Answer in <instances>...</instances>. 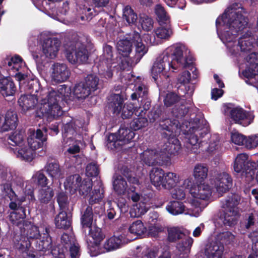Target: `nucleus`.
<instances>
[{"label": "nucleus", "mask_w": 258, "mask_h": 258, "mask_svg": "<svg viewBox=\"0 0 258 258\" xmlns=\"http://www.w3.org/2000/svg\"><path fill=\"white\" fill-rule=\"evenodd\" d=\"M246 12L239 3L229 6L216 20L218 35L226 47L229 54L237 53L238 36L242 34L248 25Z\"/></svg>", "instance_id": "obj_1"}, {"label": "nucleus", "mask_w": 258, "mask_h": 258, "mask_svg": "<svg viewBox=\"0 0 258 258\" xmlns=\"http://www.w3.org/2000/svg\"><path fill=\"white\" fill-rule=\"evenodd\" d=\"M190 51L185 45L177 44L167 48L154 62L151 73L154 81L159 84L168 77L167 72H174L179 67H189L192 63Z\"/></svg>", "instance_id": "obj_2"}, {"label": "nucleus", "mask_w": 258, "mask_h": 258, "mask_svg": "<svg viewBox=\"0 0 258 258\" xmlns=\"http://www.w3.org/2000/svg\"><path fill=\"white\" fill-rule=\"evenodd\" d=\"M188 109L184 106H179V104H176L174 106L172 113L173 116H175L178 119H181L186 113ZM163 130H165L172 133H174L176 135L179 133L180 131L187 132L186 135V144L185 147L188 151L194 153H198L200 148V142L199 141L198 136L203 137L207 134V128L206 127H201L198 126L197 120L195 122H189L188 125L186 122L182 123L180 124V121L174 120L171 121L170 119H166L164 124H160Z\"/></svg>", "instance_id": "obj_3"}, {"label": "nucleus", "mask_w": 258, "mask_h": 258, "mask_svg": "<svg viewBox=\"0 0 258 258\" xmlns=\"http://www.w3.org/2000/svg\"><path fill=\"white\" fill-rule=\"evenodd\" d=\"M72 93L70 87L66 85H60L57 91L51 88H43L38 94L40 97L41 108L44 113L50 115L52 119L62 114L61 104L62 101Z\"/></svg>", "instance_id": "obj_4"}, {"label": "nucleus", "mask_w": 258, "mask_h": 258, "mask_svg": "<svg viewBox=\"0 0 258 258\" xmlns=\"http://www.w3.org/2000/svg\"><path fill=\"white\" fill-rule=\"evenodd\" d=\"M30 89L32 90L31 93L33 94H28L22 95L18 100L19 106L24 112L32 109L36 107V114L39 117H45L48 119H52L50 115L47 113L43 112V110L40 109L41 101L40 97L38 95L39 92H41L43 88L40 85L38 80H33L30 84Z\"/></svg>", "instance_id": "obj_5"}, {"label": "nucleus", "mask_w": 258, "mask_h": 258, "mask_svg": "<svg viewBox=\"0 0 258 258\" xmlns=\"http://www.w3.org/2000/svg\"><path fill=\"white\" fill-rule=\"evenodd\" d=\"M240 201L241 198L238 195L231 194L221 202L223 212L220 218L224 225L232 226L236 223L239 215L238 205Z\"/></svg>", "instance_id": "obj_6"}, {"label": "nucleus", "mask_w": 258, "mask_h": 258, "mask_svg": "<svg viewBox=\"0 0 258 258\" xmlns=\"http://www.w3.org/2000/svg\"><path fill=\"white\" fill-rule=\"evenodd\" d=\"M183 185L187 187L189 192L194 198L191 200H196L203 205L204 208L206 206L205 202L210 200L212 193L214 192L213 187L208 183L202 182H194L191 178H188L183 181Z\"/></svg>", "instance_id": "obj_7"}, {"label": "nucleus", "mask_w": 258, "mask_h": 258, "mask_svg": "<svg viewBox=\"0 0 258 258\" xmlns=\"http://www.w3.org/2000/svg\"><path fill=\"white\" fill-rule=\"evenodd\" d=\"M189 203L192 206L191 208H186L181 202L172 201L168 204L166 209L170 214L173 215L183 213L191 216L198 217L204 209V206L201 205L198 201L196 202V200H190Z\"/></svg>", "instance_id": "obj_8"}, {"label": "nucleus", "mask_w": 258, "mask_h": 258, "mask_svg": "<svg viewBox=\"0 0 258 258\" xmlns=\"http://www.w3.org/2000/svg\"><path fill=\"white\" fill-rule=\"evenodd\" d=\"M92 182L89 178H87L81 181L78 190L80 195L84 197L89 196L90 204L98 203L101 201L103 196V189L101 182H98L97 186H95L93 190L91 191Z\"/></svg>", "instance_id": "obj_9"}, {"label": "nucleus", "mask_w": 258, "mask_h": 258, "mask_svg": "<svg viewBox=\"0 0 258 258\" xmlns=\"http://www.w3.org/2000/svg\"><path fill=\"white\" fill-rule=\"evenodd\" d=\"M142 160L148 166H165L171 164V159L160 149H147L141 154Z\"/></svg>", "instance_id": "obj_10"}, {"label": "nucleus", "mask_w": 258, "mask_h": 258, "mask_svg": "<svg viewBox=\"0 0 258 258\" xmlns=\"http://www.w3.org/2000/svg\"><path fill=\"white\" fill-rule=\"evenodd\" d=\"M68 61L75 64L85 63L88 59V52L85 45L80 42H73L66 49Z\"/></svg>", "instance_id": "obj_11"}, {"label": "nucleus", "mask_w": 258, "mask_h": 258, "mask_svg": "<svg viewBox=\"0 0 258 258\" xmlns=\"http://www.w3.org/2000/svg\"><path fill=\"white\" fill-rule=\"evenodd\" d=\"M75 121L71 119L69 122L67 121L63 127V137L64 144L68 146L67 150L68 155H72L78 153L80 151L79 145L81 141L79 140H74L72 138L76 132V128L75 127Z\"/></svg>", "instance_id": "obj_12"}, {"label": "nucleus", "mask_w": 258, "mask_h": 258, "mask_svg": "<svg viewBox=\"0 0 258 258\" xmlns=\"http://www.w3.org/2000/svg\"><path fill=\"white\" fill-rule=\"evenodd\" d=\"M129 37L119 40L116 45L118 55L116 60L121 63L120 67L123 69H128L134 62V59L131 56L132 52V42L129 40Z\"/></svg>", "instance_id": "obj_13"}, {"label": "nucleus", "mask_w": 258, "mask_h": 258, "mask_svg": "<svg viewBox=\"0 0 258 258\" xmlns=\"http://www.w3.org/2000/svg\"><path fill=\"white\" fill-rule=\"evenodd\" d=\"M224 112L226 115H229L235 123L243 126H247L250 124L254 117L252 112L239 107L231 108L225 106Z\"/></svg>", "instance_id": "obj_14"}, {"label": "nucleus", "mask_w": 258, "mask_h": 258, "mask_svg": "<svg viewBox=\"0 0 258 258\" xmlns=\"http://www.w3.org/2000/svg\"><path fill=\"white\" fill-rule=\"evenodd\" d=\"M135 136V133L130 129L121 127L117 134H111L108 137L107 146L111 150L117 149L123 144L128 143Z\"/></svg>", "instance_id": "obj_15"}, {"label": "nucleus", "mask_w": 258, "mask_h": 258, "mask_svg": "<svg viewBox=\"0 0 258 258\" xmlns=\"http://www.w3.org/2000/svg\"><path fill=\"white\" fill-rule=\"evenodd\" d=\"M111 101L110 107L114 113L119 114L122 111L121 116L123 118H127L131 116L134 112V106L132 103H126L123 105V97L119 94H113L111 96Z\"/></svg>", "instance_id": "obj_16"}, {"label": "nucleus", "mask_w": 258, "mask_h": 258, "mask_svg": "<svg viewBox=\"0 0 258 258\" xmlns=\"http://www.w3.org/2000/svg\"><path fill=\"white\" fill-rule=\"evenodd\" d=\"M254 40L251 31L246 27L237 40V45L239 52L235 54H229V55L232 57H244L245 53L249 52L253 48Z\"/></svg>", "instance_id": "obj_17"}, {"label": "nucleus", "mask_w": 258, "mask_h": 258, "mask_svg": "<svg viewBox=\"0 0 258 258\" xmlns=\"http://www.w3.org/2000/svg\"><path fill=\"white\" fill-rule=\"evenodd\" d=\"M248 155L245 153L238 154L234 162L233 169L238 175L245 178V181L247 182V186L250 187L252 186V183H251V179H250L248 172V171H250L251 168L249 167L248 168V164L252 161H248Z\"/></svg>", "instance_id": "obj_18"}, {"label": "nucleus", "mask_w": 258, "mask_h": 258, "mask_svg": "<svg viewBox=\"0 0 258 258\" xmlns=\"http://www.w3.org/2000/svg\"><path fill=\"white\" fill-rule=\"evenodd\" d=\"M210 184L214 191L222 196L231 187L232 180L228 173L222 172L218 174L214 179H211Z\"/></svg>", "instance_id": "obj_19"}, {"label": "nucleus", "mask_w": 258, "mask_h": 258, "mask_svg": "<svg viewBox=\"0 0 258 258\" xmlns=\"http://www.w3.org/2000/svg\"><path fill=\"white\" fill-rule=\"evenodd\" d=\"M143 249L142 258H171L170 251L160 245L141 247L138 246L137 249Z\"/></svg>", "instance_id": "obj_20"}, {"label": "nucleus", "mask_w": 258, "mask_h": 258, "mask_svg": "<svg viewBox=\"0 0 258 258\" xmlns=\"http://www.w3.org/2000/svg\"><path fill=\"white\" fill-rule=\"evenodd\" d=\"M89 229V235L93 240L92 244H89L90 254L92 256H95L102 252L99 249V246L105 236L102 233L101 230L96 225L92 226Z\"/></svg>", "instance_id": "obj_21"}, {"label": "nucleus", "mask_w": 258, "mask_h": 258, "mask_svg": "<svg viewBox=\"0 0 258 258\" xmlns=\"http://www.w3.org/2000/svg\"><path fill=\"white\" fill-rule=\"evenodd\" d=\"M30 182H34L42 186L46 187L48 183V179L45 175L41 171H38L35 173L32 177L30 181L26 182V187L25 189V194L28 197L29 201H34L35 200L33 189L34 185L29 184Z\"/></svg>", "instance_id": "obj_22"}, {"label": "nucleus", "mask_w": 258, "mask_h": 258, "mask_svg": "<svg viewBox=\"0 0 258 258\" xmlns=\"http://www.w3.org/2000/svg\"><path fill=\"white\" fill-rule=\"evenodd\" d=\"M0 182L4 185V189L5 191H8V188H12L13 184L17 183L20 187L24 183L20 177H18L15 174H13L7 169H0Z\"/></svg>", "instance_id": "obj_23"}, {"label": "nucleus", "mask_w": 258, "mask_h": 258, "mask_svg": "<svg viewBox=\"0 0 258 258\" xmlns=\"http://www.w3.org/2000/svg\"><path fill=\"white\" fill-rule=\"evenodd\" d=\"M70 71L64 63H55L51 67L52 79L58 83L66 81L70 76Z\"/></svg>", "instance_id": "obj_24"}, {"label": "nucleus", "mask_w": 258, "mask_h": 258, "mask_svg": "<svg viewBox=\"0 0 258 258\" xmlns=\"http://www.w3.org/2000/svg\"><path fill=\"white\" fill-rule=\"evenodd\" d=\"M60 42L56 38H47L42 44V52L45 57L54 58L58 51Z\"/></svg>", "instance_id": "obj_25"}, {"label": "nucleus", "mask_w": 258, "mask_h": 258, "mask_svg": "<svg viewBox=\"0 0 258 258\" xmlns=\"http://www.w3.org/2000/svg\"><path fill=\"white\" fill-rule=\"evenodd\" d=\"M17 114L14 111H8L4 119L0 115V132L15 128L17 125Z\"/></svg>", "instance_id": "obj_26"}, {"label": "nucleus", "mask_w": 258, "mask_h": 258, "mask_svg": "<svg viewBox=\"0 0 258 258\" xmlns=\"http://www.w3.org/2000/svg\"><path fill=\"white\" fill-rule=\"evenodd\" d=\"M13 152L17 158L27 162L32 161L35 156V151L27 143L13 149Z\"/></svg>", "instance_id": "obj_27"}, {"label": "nucleus", "mask_w": 258, "mask_h": 258, "mask_svg": "<svg viewBox=\"0 0 258 258\" xmlns=\"http://www.w3.org/2000/svg\"><path fill=\"white\" fill-rule=\"evenodd\" d=\"M224 250L223 244L213 240L206 245L205 254L207 258H224Z\"/></svg>", "instance_id": "obj_28"}, {"label": "nucleus", "mask_w": 258, "mask_h": 258, "mask_svg": "<svg viewBox=\"0 0 258 258\" xmlns=\"http://www.w3.org/2000/svg\"><path fill=\"white\" fill-rule=\"evenodd\" d=\"M46 140L43 131L37 129L36 132L30 133L27 144L34 151L42 147L43 143Z\"/></svg>", "instance_id": "obj_29"}, {"label": "nucleus", "mask_w": 258, "mask_h": 258, "mask_svg": "<svg viewBox=\"0 0 258 258\" xmlns=\"http://www.w3.org/2000/svg\"><path fill=\"white\" fill-rule=\"evenodd\" d=\"M130 39L134 43L136 49L135 59L139 61L141 58L147 52L148 48L142 42V38L139 33L134 32L130 35Z\"/></svg>", "instance_id": "obj_30"}, {"label": "nucleus", "mask_w": 258, "mask_h": 258, "mask_svg": "<svg viewBox=\"0 0 258 258\" xmlns=\"http://www.w3.org/2000/svg\"><path fill=\"white\" fill-rule=\"evenodd\" d=\"M129 241L130 240L126 238L123 235H120L118 236H113L106 240L103 248L106 251L115 250Z\"/></svg>", "instance_id": "obj_31"}, {"label": "nucleus", "mask_w": 258, "mask_h": 258, "mask_svg": "<svg viewBox=\"0 0 258 258\" xmlns=\"http://www.w3.org/2000/svg\"><path fill=\"white\" fill-rule=\"evenodd\" d=\"M191 79L190 74L188 71H184L181 73L177 78V83L183 85V87L186 90V92H183L182 93L181 92L183 88H179L178 90V95L180 96H183L184 95L187 94L188 96H191L194 92V89L192 86H188V90L186 89V85L188 84Z\"/></svg>", "instance_id": "obj_32"}, {"label": "nucleus", "mask_w": 258, "mask_h": 258, "mask_svg": "<svg viewBox=\"0 0 258 258\" xmlns=\"http://www.w3.org/2000/svg\"><path fill=\"white\" fill-rule=\"evenodd\" d=\"M165 173L159 168H153L150 171L151 182L158 189H162Z\"/></svg>", "instance_id": "obj_33"}, {"label": "nucleus", "mask_w": 258, "mask_h": 258, "mask_svg": "<svg viewBox=\"0 0 258 258\" xmlns=\"http://www.w3.org/2000/svg\"><path fill=\"white\" fill-rule=\"evenodd\" d=\"M7 69L10 75H14V73L27 69L25 62L18 55H15L8 60Z\"/></svg>", "instance_id": "obj_34"}, {"label": "nucleus", "mask_w": 258, "mask_h": 258, "mask_svg": "<svg viewBox=\"0 0 258 258\" xmlns=\"http://www.w3.org/2000/svg\"><path fill=\"white\" fill-rule=\"evenodd\" d=\"M105 66L103 69L101 70L100 75L102 78H105L106 80H109L112 78L113 73L119 70H126V69H123L120 67L121 63L116 60V61H112L111 60L106 61Z\"/></svg>", "instance_id": "obj_35"}, {"label": "nucleus", "mask_w": 258, "mask_h": 258, "mask_svg": "<svg viewBox=\"0 0 258 258\" xmlns=\"http://www.w3.org/2000/svg\"><path fill=\"white\" fill-rule=\"evenodd\" d=\"M181 149V145L179 140L174 137L169 139L168 142L160 149L162 151V153H165L170 156L174 155L177 154Z\"/></svg>", "instance_id": "obj_36"}, {"label": "nucleus", "mask_w": 258, "mask_h": 258, "mask_svg": "<svg viewBox=\"0 0 258 258\" xmlns=\"http://www.w3.org/2000/svg\"><path fill=\"white\" fill-rule=\"evenodd\" d=\"M193 242L194 239L190 237H188L177 244L176 252L180 258H185L188 256Z\"/></svg>", "instance_id": "obj_37"}, {"label": "nucleus", "mask_w": 258, "mask_h": 258, "mask_svg": "<svg viewBox=\"0 0 258 258\" xmlns=\"http://www.w3.org/2000/svg\"><path fill=\"white\" fill-rule=\"evenodd\" d=\"M81 178L78 174L68 176L64 182L63 185L66 190L73 195L77 191Z\"/></svg>", "instance_id": "obj_38"}, {"label": "nucleus", "mask_w": 258, "mask_h": 258, "mask_svg": "<svg viewBox=\"0 0 258 258\" xmlns=\"http://www.w3.org/2000/svg\"><path fill=\"white\" fill-rule=\"evenodd\" d=\"M30 229L28 231L27 233V240L25 241H23L21 242V246L22 248L28 249L31 245V241L32 239H40L41 235L39 233V231L37 227L34 225H32L30 224V225H26L24 230H28L29 228Z\"/></svg>", "instance_id": "obj_39"}, {"label": "nucleus", "mask_w": 258, "mask_h": 258, "mask_svg": "<svg viewBox=\"0 0 258 258\" xmlns=\"http://www.w3.org/2000/svg\"><path fill=\"white\" fill-rule=\"evenodd\" d=\"M45 169L48 175L52 178L53 180L59 179L63 176V173L58 163L56 161L48 162L45 166Z\"/></svg>", "instance_id": "obj_40"}, {"label": "nucleus", "mask_w": 258, "mask_h": 258, "mask_svg": "<svg viewBox=\"0 0 258 258\" xmlns=\"http://www.w3.org/2000/svg\"><path fill=\"white\" fill-rule=\"evenodd\" d=\"M54 195L52 188L47 186L39 189L37 198L41 204H47L52 200Z\"/></svg>", "instance_id": "obj_41"}, {"label": "nucleus", "mask_w": 258, "mask_h": 258, "mask_svg": "<svg viewBox=\"0 0 258 258\" xmlns=\"http://www.w3.org/2000/svg\"><path fill=\"white\" fill-rule=\"evenodd\" d=\"M179 182V176L176 173L172 172L165 173L163 189L170 190L174 188Z\"/></svg>", "instance_id": "obj_42"}, {"label": "nucleus", "mask_w": 258, "mask_h": 258, "mask_svg": "<svg viewBox=\"0 0 258 258\" xmlns=\"http://www.w3.org/2000/svg\"><path fill=\"white\" fill-rule=\"evenodd\" d=\"M15 90V86L13 82L7 78L0 79V93L3 96H12L14 94Z\"/></svg>", "instance_id": "obj_43"}, {"label": "nucleus", "mask_w": 258, "mask_h": 258, "mask_svg": "<svg viewBox=\"0 0 258 258\" xmlns=\"http://www.w3.org/2000/svg\"><path fill=\"white\" fill-rule=\"evenodd\" d=\"M147 228L141 220L133 222L128 227V231L137 237H143L147 232Z\"/></svg>", "instance_id": "obj_44"}, {"label": "nucleus", "mask_w": 258, "mask_h": 258, "mask_svg": "<svg viewBox=\"0 0 258 258\" xmlns=\"http://www.w3.org/2000/svg\"><path fill=\"white\" fill-rule=\"evenodd\" d=\"M208 168L203 164H197L194 168L193 176L196 182H202L208 176Z\"/></svg>", "instance_id": "obj_45"}, {"label": "nucleus", "mask_w": 258, "mask_h": 258, "mask_svg": "<svg viewBox=\"0 0 258 258\" xmlns=\"http://www.w3.org/2000/svg\"><path fill=\"white\" fill-rule=\"evenodd\" d=\"M113 186L114 190L119 195H125L130 187H128L127 182L120 175L114 176Z\"/></svg>", "instance_id": "obj_46"}, {"label": "nucleus", "mask_w": 258, "mask_h": 258, "mask_svg": "<svg viewBox=\"0 0 258 258\" xmlns=\"http://www.w3.org/2000/svg\"><path fill=\"white\" fill-rule=\"evenodd\" d=\"M155 33L160 41L162 39H168L173 33L170 22L162 23V25L155 31Z\"/></svg>", "instance_id": "obj_47"}, {"label": "nucleus", "mask_w": 258, "mask_h": 258, "mask_svg": "<svg viewBox=\"0 0 258 258\" xmlns=\"http://www.w3.org/2000/svg\"><path fill=\"white\" fill-rule=\"evenodd\" d=\"M92 208L88 206L81 217V223L84 229L90 228L96 224L93 222Z\"/></svg>", "instance_id": "obj_48"}, {"label": "nucleus", "mask_w": 258, "mask_h": 258, "mask_svg": "<svg viewBox=\"0 0 258 258\" xmlns=\"http://www.w3.org/2000/svg\"><path fill=\"white\" fill-rule=\"evenodd\" d=\"M55 224L58 228H68L71 225L70 218L64 211H60L55 218Z\"/></svg>", "instance_id": "obj_49"}, {"label": "nucleus", "mask_w": 258, "mask_h": 258, "mask_svg": "<svg viewBox=\"0 0 258 258\" xmlns=\"http://www.w3.org/2000/svg\"><path fill=\"white\" fill-rule=\"evenodd\" d=\"M73 92L78 99H84L90 94V89L87 88L84 82L77 84L73 88Z\"/></svg>", "instance_id": "obj_50"}, {"label": "nucleus", "mask_w": 258, "mask_h": 258, "mask_svg": "<svg viewBox=\"0 0 258 258\" xmlns=\"http://www.w3.org/2000/svg\"><path fill=\"white\" fill-rule=\"evenodd\" d=\"M6 192L11 201L9 207L11 209L15 210V211L18 208H17L18 206H20L22 202L26 201V197L28 198V197L26 195L25 197H22L19 199L17 198V196L12 188H8V191H6Z\"/></svg>", "instance_id": "obj_51"}, {"label": "nucleus", "mask_w": 258, "mask_h": 258, "mask_svg": "<svg viewBox=\"0 0 258 258\" xmlns=\"http://www.w3.org/2000/svg\"><path fill=\"white\" fill-rule=\"evenodd\" d=\"M235 236L229 231H225L219 233L215 237V241L221 244H228L233 242Z\"/></svg>", "instance_id": "obj_52"}, {"label": "nucleus", "mask_w": 258, "mask_h": 258, "mask_svg": "<svg viewBox=\"0 0 258 258\" xmlns=\"http://www.w3.org/2000/svg\"><path fill=\"white\" fill-rule=\"evenodd\" d=\"M154 11L160 25H162V23L170 22L169 16L162 5L160 4L156 5Z\"/></svg>", "instance_id": "obj_53"}, {"label": "nucleus", "mask_w": 258, "mask_h": 258, "mask_svg": "<svg viewBox=\"0 0 258 258\" xmlns=\"http://www.w3.org/2000/svg\"><path fill=\"white\" fill-rule=\"evenodd\" d=\"M148 207L144 202L134 204L130 210V215L133 217H139L145 214L148 211Z\"/></svg>", "instance_id": "obj_54"}, {"label": "nucleus", "mask_w": 258, "mask_h": 258, "mask_svg": "<svg viewBox=\"0 0 258 258\" xmlns=\"http://www.w3.org/2000/svg\"><path fill=\"white\" fill-rule=\"evenodd\" d=\"M26 217L25 210L23 207H19L16 210L11 213L10 218L14 224L19 225Z\"/></svg>", "instance_id": "obj_55"}, {"label": "nucleus", "mask_w": 258, "mask_h": 258, "mask_svg": "<svg viewBox=\"0 0 258 258\" xmlns=\"http://www.w3.org/2000/svg\"><path fill=\"white\" fill-rule=\"evenodd\" d=\"M24 137L25 133L23 131H17L9 137V140L13 143V146L15 145L16 147H18L26 143Z\"/></svg>", "instance_id": "obj_56"}, {"label": "nucleus", "mask_w": 258, "mask_h": 258, "mask_svg": "<svg viewBox=\"0 0 258 258\" xmlns=\"http://www.w3.org/2000/svg\"><path fill=\"white\" fill-rule=\"evenodd\" d=\"M99 81V79L97 76L91 74L86 77L84 83L87 88L90 89L91 93L98 89Z\"/></svg>", "instance_id": "obj_57"}, {"label": "nucleus", "mask_w": 258, "mask_h": 258, "mask_svg": "<svg viewBox=\"0 0 258 258\" xmlns=\"http://www.w3.org/2000/svg\"><path fill=\"white\" fill-rule=\"evenodd\" d=\"M123 17L129 24H134L137 20V15L128 6H125L123 9Z\"/></svg>", "instance_id": "obj_58"}, {"label": "nucleus", "mask_w": 258, "mask_h": 258, "mask_svg": "<svg viewBox=\"0 0 258 258\" xmlns=\"http://www.w3.org/2000/svg\"><path fill=\"white\" fill-rule=\"evenodd\" d=\"M168 238L170 242H174L177 240L182 238L183 233L178 227H171L168 230Z\"/></svg>", "instance_id": "obj_59"}, {"label": "nucleus", "mask_w": 258, "mask_h": 258, "mask_svg": "<svg viewBox=\"0 0 258 258\" xmlns=\"http://www.w3.org/2000/svg\"><path fill=\"white\" fill-rule=\"evenodd\" d=\"M148 125L146 117H137L133 119L130 123L131 128L134 131L139 130Z\"/></svg>", "instance_id": "obj_60"}, {"label": "nucleus", "mask_w": 258, "mask_h": 258, "mask_svg": "<svg viewBox=\"0 0 258 258\" xmlns=\"http://www.w3.org/2000/svg\"><path fill=\"white\" fill-rule=\"evenodd\" d=\"M35 6L40 10L48 11L54 7V3L51 0H33Z\"/></svg>", "instance_id": "obj_61"}, {"label": "nucleus", "mask_w": 258, "mask_h": 258, "mask_svg": "<svg viewBox=\"0 0 258 258\" xmlns=\"http://www.w3.org/2000/svg\"><path fill=\"white\" fill-rule=\"evenodd\" d=\"M187 188L183 185V182L180 185L176 186L171 192V196L173 199L182 200L185 197L184 189Z\"/></svg>", "instance_id": "obj_62"}, {"label": "nucleus", "mask_w": 258, "mask_h": 258, "mask_svg": "<svg viewBox=\"0 0 258 258\" xmlns=\"http://www.w3.org/2000/svg\"><path fill=\"white\" fill-rule=\"evenodd\" d=\"M221 146L220 138L218 135H214L211 138L210 144L208 148V151L210 153H215L219 150Z\"/></svg>", "instance_id": "obj_63"}, {"label": "nucleus", "mask_w": 258, "mask_h": 258, "mask_svg": "<svg viewBox=\"0 0 258 258\" xmlns=\"http://www.w3.org/2000/svg\"><path fill=\"white\" fill-rule=\"evenodd\" d=\"M258 146V134L245 137L244 146L247 149H253Z\"/></svg>", "instance_id": "obj_64"}]
</instances>
